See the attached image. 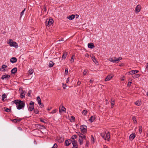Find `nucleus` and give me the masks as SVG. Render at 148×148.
<instances>
[{
	"label": "nucleus",
	"mask_w": 148,
	"mask_h": 148,
	"mask_svg": "<svg viewBox=\"0 0 148 148\" xmlns=\"http://www.w3.org/2000/svg\"><path fill=\"white\" fill-rule=\"evenodd\" d=\"M14 102L17 106V109L18 110L21 109L25 106V102L21 100H15Z\"/></svg>",
	"instance_id": "nucleus-1"
},
{
	"label": "nucleus",
	"mask_w": 148,
	"mask_h": 148,
	"mask_svg": "<svg viewBox=\"0 0 148 148\" xmlns=\"http://www.w3.org/2000/svg\"><path fill=\"white\" fill-rule=\"evenodd\" d=\"M7 43L11 47H14L16 48H18V44L15 42L12 39H10Z\"/></svg>",
	"instance_id": "nucleus-2"
},
{
	"label": "nucleus",
	"mask_w": 148,
	"mask_h": 148,
	"mask_svg": "<svg viewBox=\"0 0 148 148\" xmlns=\"http://www.w3.org/2000/svg\"><path fill=\"white\" fill-rule=\"evenodd\" d=\"M114 59H113V58H109V61L110 62H116L120 60H121L122 59V58L121 57H119L118 58H116L115 57H114Z\"/></svg>",
	"instance_id": "nucleus-3"
},
{
	"label": "nucleus",
	"mask_w": 148,
	"mask_h": 148,
	"mask_svg": "<svg viewBox=\"0 0 148 148\" xmlns=\"http://www.w3.org/2000/svg\"><path fill=\"white\" fill-rule=\"evenodd\" d=\"M34 108V102L31 101L29 105L28 109L30 111H32Z\"/></svg>",
	"instance_id": "nucleus-4"
},
{
	"label": "nucleus",
	"mask_w": 148,
	"mask_h": 148,
	"mask_svg": "<svg viewBox=\"0 0 148 148\" xmlns=\"http://www.w3.org/2000/svg\"><path fill=\"white\" fill-rule=\"evenodd\" d=\"M80 129L82 132L83 134L86 133L87 131V126H86L84 125L81 126Z\"/></svg>",
	"instance_id": "nucleus-5"
},
{
	"label": "nucleus",
	"mask_w": 148,
	"mask_h": 148,
	"mask_svg": "<svg viewBox=\"0 0 148 148\" xmlns=\"http://www.w3.org/2000/svg\"><path fill=\"white\" fill-rule=\"evenodd\" d=\"M10 77V75L5 74L2 76L1 77V79L3 80L5 79L7 80V81H8L9 80Z\"/></svg>",
	"instance_id": "nucleus-6"
},
{
	"label": "nucleus",
	"mask_w": 148,
	"mask_h": 148,
	"mask_svg": "<svg viewBox=\"0 0 148 148\" xmlns=\"http://www.w3.org/2000/svg\"><path fill=\"white\" fill-rule=\"evenodd\" d=\"M53 22V20L52 19H49L48 21H46V26H49L51 25Z\"/></svg>",
	"instance_id": "nucleus-7"
},
{
	"label": "nucleus",
	"mask_w": 148,
	"mask_h": 148,
	"mask_svg": "<svg viewBox=\"0 0 148 148\" xmlns=\"http://www.w3.org/2000/svg\"><path fill=\"white\" fill-rule=\"evenodd\" d=\"M141 10V6L139 5H138L136 7L135 9V12L136 13H137L139 12Z\"/></svg>",
	"instance_id": "nucleus-8"
},
{
	"label": "nucleus",
	"mask_w": 148,
	"mask_h": 148,
	"mask_svg": "<svg viewBox=\"0 0 148 148\" xmlns=\"http://www.w3.org/2000/svg\"><path fill=\"white\" fill-rule=\"evenodd\" d=\"M113 75H110L107 76L105 78V81H108L111 79L113 77Z\"/></svg>",
	"instance_id": "nucleus-9"
},
{
	"label": "nucleus",
	"mask_w": 148,
	"mask_h": 148,
	"mask_svg": "<svg viewBox=\"0 0 148 148\" xmlns=\"http://www.w3.org/2000/svg\"><path fill=\"white\" fill-rule=\"evenodd\" d=\"M17 59L15 57H12L10 60V62L12 63H14L17 61Z\"/></svg>",
	"instance_id": "nucleus-10"
},
{
	"label": "nucleus",
	"mask_w": 148,
	"mask_h": 148,
	"mask_svg": "<svg viewBox=\"0 0 148 148\" xmlns=\"http://www.w3.org/2000/svg\"><path fill=\"white\" fill-rule=\"evenodd\" d=\"M71 143V140H66L65 141V145L68 146Z\"/></svg>",
	"instance_id": "nucleus-11"
},
{
	"label": "nucleus",
	"mask_w": 148,
	"mask_h": 148,
	"mask_svg": "<svg viewBox=\"0 0 148 148\" xmlns=\"http://www.w3.org/2000/svg\"><path fill=\"white\" fill-rule=\"evenodd\" d=\"M139 72L138 70H133L130 71L129 73L131 74H134L135 73H137Z\"/></svg>",
	"instance_id": "nucleus-12"
},
{
	"label": "nucleus",
	"mask_w": 148,
	"mask_h": 148,
	"mask_svg": "<svg viewBox=\"0 0 148 148\" xmlns=\"http://www.w3.org/2000/svg\"><path fill=\"white\" fill-rule=\"evenodd\" d=\"M75 16L74 15L72 14L71 15L68 16L67 18L69 20H72L75 18Z\"/></svg>",
	"instance_id": "nucleus-13"
},
{
	"label": "nucleus",
	"mask_w": 148,
	"mask_h": 148,
	"mask_svg": "<svg viewBox=\"0 0 148 148\" xmlns=\"http://www.w3.org/2000/svg\"><path fill=\"white\" fill-rule=\"evenodd\" d=\"M106 140L108 141L110 138V135L109 132L107 133H106Z\"/></svg>",
	"instance_id": "nucleus-14"
},
{
	"label": "nucleus",
	"mask_w": 148,
	"mask_h": 148,
	"mask_svg": "<svg viewBox=\"0 0 148 148\" xmlns=\"http://www.w3.org/2000/svg\"><path fill=\"white\" fill-rule=\"evenodd\" d=\"M88 47L90 49H92L94 47V44L92 43H90L88 44Z\"/></svg>",
	"instance_id": "nucleus-15"
},
{
	"label": "nucleus",
	"mask_w": 148,
	"mask_h": 148,
	"mask_svg": "<svg viewBox=\"0 0 148 148\" xmlns=\"http://www.w3.org/2000/svg\"><path fill=\"white\" fill-rule=\"evenodd\" d=\"M91 58L92 59V60L93 61V62L96 64H98V62L96 60V59L95 56H93L92 57L91 56Z\"/></svg>",
	"instance_id": "nucleus-16"
},
{
	"label": "nucleus",
	"mask_w": 148,
	"mask_h": 148,
	"mask_svg": "<svg viewBox=\"0 0 148 148\" xmlns=\"http://www.w3.org/2000/svg\"><path fill=\"white\" fill-rule=\"evenodd\" d=\"M95 116H92L90 118L89 121L90 122H92L95 120Z\"/></svg>",
	"instance_id": "nucleus-17"
},
{
	"label": "nucleus",
	"mask_w": 148,
	"mask_h": 148,
	"mask_svg": "<svg viewBox=\"0 0 148 148\" xmlns=\"http://www.w3.org/2000/svg\"><path fill=\"white\" fill-rule=\"evenodd\" d=\"M135 134H132L130 136V139L131 140H132L135 137Z\"/></svg>",
	"instance_id": "nucleus-18"
},
{
	"label": "nucleus",
	"mask_w": 148,
	"mask_h": 148,
	"mask_svg": "<svg viewBox=\"0 0 148 148\" xmlns=\"http://www.w3.org/2000/svg\"><path fill=\"white\" fill-rule=\"evenodd\" d=\"M17 68L16 67H15L14 68L11 70V73L13 74H14L16 73L17 71Z\"/></svg>",
	"instance_id": "nucleus-19"
},
{
	"label": "nucleus",
	"mask_w": 148,
	"mask_h": 148,
	"mask_svg": "<svg viewBox=\"0 0 148 148\" xmlns=\"http://www.w3.org/2000/svg\"><path fill=\"white\" fill-rule=\"evenodd\" d=\"M37 101L38 102V103L39 105H41L42 103L41 102V100L40 97L39 96H38L37 98Z\"/></svg>",
	"instance_id": "nucleus-20"
},
{
	"label": "nucleus",
	"mask_w": 148,
	"mask_h": 148,
	"mask_svg": "<svg viewBox=\"0 0 148 148\" xmlns=\"http://www.w3.org/2000/svg\"><path fill=\"white\" fill-rule=\"evenodd\" d=\"M111 108H113L114 105V100L113 99H111Z\"/></svg>",
	"instance_id": "nucleus-21"
},
{
	"label": "nucleus",
	"mask_w": 148,
	"mask_h": 148,
	"mask_svg": "<svg viewBox=\"0 0 148 148\" xmlns=\"http://www.w3.org/2000/svg\"><path fill=\"white\" fill-rule=\"evenodd\" d=\"M7 66L5 65L4 64L2 65L0 69V70L1 71H3L5 70L4 68L7 67Z\"/></svg>",
	"instance_id": "nucleus-22"
},
{
	"label": "nucleus",
	"mask_w": 148,
	"mask_h": 148,
	"mask_svg": "<svg viewBox=\"0 0 148 148\" xmlns=\"http://www.w3.org/2000/svg\"><path fill=\"white\" fill-rule=\"evenodd\" d=\"M60 107L59 108V112L60 113L61 111L65 112L66 108L65 107H64L63 106H62L61 109H60Z\"/></svg>",
	"instance_id": "nucleus-23"
},
{
	"label": "nucleus",
	"mask_w": 148,
	"mask_h": 148,
	"mask_svg": "<svg viewBox=\"0 0 148 148\" xmlns=\"http://www.w3.org/2000/svg\"><path fill=\"white\" fill-rule=\"evenodd\" d=\"M71 143L73 145V146H78L77 142L76 141L73 140L72 141H71Z\"/></svg>",
	"instance_id": "nucleus-24"
},
{
	"label": "nucleus",
	"mask_w": 148,
	"mask_h": 148,
	"mask_svg": "<svg viewBox=\"0 0 148 148\" xmlns=\"http://www.w3.org/2000/svg\"><path fill=\"white\" fill-rule=\"evenodd\" d=\"M106 133H101V136L105 140H106Z\"/></svg>",
	"instance_id": "nucleus-25"
},
{
	"label": "nucleus",
	"mask_w": 148,
	"mask_h": 148,
	"mask_svg": "<svg viewBox=\"0 0 148 148\" xmlns=\"http://www.w3.org/2000/svg\"><path fill=\"white\" fill-rule=\"evenodd\" d=\"M141 101H137L135 103V104L137 106H140L141 104Z\"/></svg>",
	"instance_id": "nucleus-26"
},
{
	"label": "nucleus",
	"mask_w": 148,
	"mask_h": 148,
	"mask_svg": "<svg viewBox=\"0 0 148 148\" xmlns=\"http://www.w3.org/2000/svg\"><path fill=\"white\" fill-rule=\"evenodd\" d=\"M54 64V63L52 61H50L49 62V67H51L53 66Z\"/></svg>",
	"instance_id": "nucleus-27"
},
{
	"label": "nucleus",
	"mask_w": 148,
	"mask_h": 148,
	"mask_svg": "<svg viewBox=\"0 0 148 148\" xmlns=\"http://www.w3.org/2000/svg\"><path fill=\"white\" fill-rule=\"evenodd\" d=\"M79 138L82 139H84L85 140L86 139V136L82 134V135L80 136Z\"/></svg>",
	"instance_id": "nucleus-28"
},
{
	"label": "nucleus",
	"mask_w": 148,
	"mask_h": 148,
	"mask_svg": "<svg viewBox=\"0 0 148 148\" xmlns=\"http://www.w3.org/2000/svg\"><path fill=\"white\" fill-rule=\"evenodd\" d=\"M140 74H136L132 76L135 79L136 78H137L139 77L140 76Z\"/></svg>",
	"instance_id": "nucleus-29"
},
{
	"label": "nucleus",
	"mask_w": 148,
	"mask_h": 148,
	"mask_svg": "<svg viewBox=\"0 0 148 148\" xmlns=\"http://www.w3.org/2000/svg\"><path fill=\"white\" fill-rule=\"evenodd\" d=\"M68 53L67 52H65L63 53L62 56V58L63 59H65Z\"/></svg>",
	"instance_id": "nucleus-30"
},
{
	"label": "nucleus",
	"mask_w": 148,
	"mask_h": 148,
	"mask_svg": "<svg viewBox=\"0 0 148 148\" xmlns=\"http://www.w3.org/2000/svg\"><path fill=\"white\" fill-rule=\"evenodd\" d=\"M25 93H26V92H25V93H24V92H23L21 94V95L20 96V97L22 99L23 98L25 97Z\"/></svg>",
	"instance_id": "nucleus-31"
},
{
	"label": "nucleus",
	"mask_w": 148,
	"mask_h": 148,
	"mask_svg": "<svg viewBox=\"0 0 148 148\" xmlns=\"http://www.w3.org/2000/svg\"><path fill=\"white\" fill-rule=\"evenodd\" d=\"M79 143L80 145H81L83 144V139H81L79 138Z\"/></svg>",
	"instance_id": "nucleus-32"
},
{
	"label": "nucleus",
	"mask_w": 148,
	"mask_h": 148,
	"mask_svg": "<svg viewBox=\"0 0 148 148\" xmlns=\"http://www.w3.org/2000/svg\"><path fill=\"white\" fill-rule=\"evenodd\" d=\"M21 119H14L12 120L13 122L14 123L19 122L21 121Z\"/></svg>",
	"instance_id": "nucleus-33"
},
{
	"label": "nucleus",
	"mask_w": 148,
	"mask_h": 148,
	"mask_svg": "<svg viewBox=\"0 0 148 148\" xmlns=\"http://www.w3.org/2000/svg\"><path fill=\"white\" fill-rule=\"evenodd\" d=\"M64 139L63 138H60L58 140V141L59 143H62L64 141Z\"/></svg>",
	"instance_id": "nucleus-34"
},
{
	"label": "nucleus",
	"mask_w": 148,
	"mask_h": 148,
	"mask_svg": "<svg viewBox=\"0 0 148 148\" xmlns=\"http://www.w3.org/2000/svg\"><path fill=\"white\" fill-rule=\"evenodd\" d=\"M77 136L76 135H74L71 137V139L73 140H75L74 139L75 138H77Z\"/></svg>",
	"instance_id": "nucleus-35"
},
{
	"label": "nucleus",
	"mask_w": 148,
	"mask_h": 148,
	"mask_svg": "<svg viewBox=\"0 0 148 148\" xmlns=\"http://www.w3.org/2000/svg\"><path fill=\"white\" fill-rule=\"evenodd\" d=\"M25 8H24L23 10L22 11V12H21V14H20V18H21L22 15L23 14H24L25 11Z\"/></svg>",
	"instance_id": "nucleus-36"
},
{
	"label": "nucleus",
	"mask_w": 148,
	"mask_h": 148,
	"mask_svg": "<svg viewBox=\"0 0 148 148\" xmlns=\"http://www.w3.org/2000/svg\"><path fill=\"white\" fill-rule=\"evenodd\" d=\"M142 127L141 126H140L139 127V133L140 134H141V133L142 132Z\"/></svg>",
	"instance_id": "nucleus-37"
},
{
	"label": "nucleus",
	"mask_w": 148,
	"mask_h": 148,
	"mask_svg": "<svg viewBox=\"0 0 148 148\" xmlns=\"http://www.w3.org/2000/svg\"><path fill=\"white\" fill-rule=\"evenodd\" d=\"M132 119L134 123L137 122L136 118L135 116H133L132 117Z\"/></svg>",
	"instance_id": "nucleus-38"
},
{
	"label": "nucleus",
	"mask_w": 148,
	"mask_h": 148,
	"mask_svg": "<svg viewBox=\"0 0 148 148\" xmlns=\"http://www.w3.org/2000/svg\"><path fill=\"white\" fill-rule=\"evenodd\" d=\"M87 111L84 110L83 111L82 113L84 115H86L87 113Z\"/></svg>",
	"instance_id": "nucleus-39"
},
{
	"label": "nucleus",
	"mask_w": 148,
	"mask_h": 148,
	"mask_svg": "<svg viewBox=\"0 0 148 148\" xmlns=\"http://www.w3.org/2000/svg\"><path fill=\"white\" fill-rule=\"evenodd\" d=\"M6 97V96L5 94L2 95V100H3Z\"/></svg>",
	"instance_id": "nucleus-40"
},
{
	"label": "nucleus",
	"mask_w": 148,
	"mask_h": 148,
	"mask_svg": "<svg viewBox=\"0 0 148 148\" xmlns=\"http://www.w3.org/2000/svg\"><path fill=\"white\" fill-rule=\"evenodd\" d=\"M33 71L32 70H30L28 71L29 74L31 75L33 73Z\"/></svg>",
	"instance_id": "nucleus-41"
},
{
	"label": "nucleus",
	"mask_w": 148,
	"mask_h": 148,
	"mask_svg": "<svg viewBox=\"0 0 148 148\" xmlns=\"http://www.w3.org/2000/svg\"><path fill=\"white\" fill-rule=\"evenodd\" d=\"M34 112L36 114H38L39 113V111L37 109H35L34 110Z\"/></svg>",
	"instance_id": "nucleus-42"
},
{
	"label": "nucleus",
	"mask_w": 148,
	"mask_h": 148,
	"mask_svg": "<svg viewBox=\"0 0 148 148\" xmlns=\"http://www.w3.org/2000/svg\"><path fill=\"white\" fill-rule=\"evenodd\" d=\"M91 140L92 143H94L95 142L94 138L92 135L91 136Z\"/></svg>",
	"instance_id": "nucleus-43"
},
{
	"label": "nucleus",
	"mask_w": 148,
	"mask_h": 148,
	"mask_svg": "<svg viewBox=\"0 0 148 148\" xmlns=\"http://www.w3.org/2000/svg\"><path fill=\"white\" fill-rule=\"evenodd\" d=\"M5 111L6 112H10V110L9 108H5Z\"/></svg>",
	"instance_id": "nucleus-44"
},
{
	"label": "nucleus",
	"mask_w": 148,
	"mask_h": 148,
	"mask_svg": "<svg viewBox=\"0 0 148 148\" xmlns=\"http://www.w3.org/2000/svg\"><path fill=\"white\" fill-rule=\"evenodd\" d=\"M74 56H73L71 59V60H70V61L71 62H74V59L73 58V57Z\"/></svg>",
	"instance_id": "nucleus-45"
},
{
	"label": "nucleus",
	"mask_w": 148,
	"mask_h": 148,
	"mask_svg": "<svg viewBox=\"0 0 148 148\" xmlns=\"http://www.w3.org/2000/svg\"><path fill=\"white\" fill-rule=\"evenodd\" d=\"M58 145L56 143H55L54 145L52 147V148H57Z\"/></svg>",
	"instance_id": "nucleus-46"
},
{
	"label": "nucleus",
	"mask_w": 148,
	"mask_h": 148,
	"mask_svg": "<svg viewBox=\"0 0 148 148\" xmlns=\"http://www.w3.org/2000/svg\"><path fill=\"white\" fill-rule=\"evenodd\" d=\"M31 92H32L31 90H29V92L27 93V95H28V96H29V97L30 96V95H31Z\"/></svg>",
	"instance_id": "nucleus-47"
},
{
	"label": "nucleus",
	"mask_w": 148,
	"mask_h": 148,
	"mask_svg": "<svg viewBox=\"0 0 148 148\" xmlns=\"http://www.w3.org/2000/svg\"><path fill=\"white\" fill-rule=\"evenodd\" d=\"M65 74L66 75L68 74V69L67 68H66L65 69Z\"/></svg>",
	"instance_id": "nucleus-48"
},
{
	"label": "nucleus",
	"mask_w": 148,
	"mask_h": 148,
	"mask_svg": "<svg viewBox=\"0 0 148 148\" xmlns=\"http://www.w3.org/2000/svg\"><path fill=\"white\" fill-rule=\"evenodd\" d=\"M77 134L79 136V137L81 135H82V134L81 133L79 132H77Z\"/></svg>",
	"instance_id": "nucleus-49"
},
{
	"label": "nucleus",
	"mask_w": 148,
	"mask_h": 148,
	"mask_svg": "<svg viewBox=\"0 0 148 148\" xmlns=\"http://www.w3.org/2000/svg\"><path fill=\"white\" fill-rule=\"evenodd\" d=\"M56 109L54 110L51 112V113H52V114L56 112Z\"/></svg>",
	"instance_id": "nucleus-50"
},
{
	"label": "nucleus",
	"mask_w": 148,
	"mask_h": 148,
	"mask_svg": "<svg viewBox=\"0 0 148 148\" xmlns=\"http://www.w3.org/2000/svg\"><path fill=\"white\" fill-rule=\"evenodd\" d=\"M86 73H87V71H86V70H84V71L83 73V74L84 75H85L86 74Z\"/></svg>",
	"instance_id": "nucleus-51"
},
{
	"label": "nucleus",
	"mask_w": 148,
	"mask_h": 148,
	"mask_svg": "<svg viewBox=\"0 0 148 148\" xmlns=\"http://www.w3.org/2000/svg\"><path fill=\"white\" fill-rule=\"evenodd\" d=\"M132 82H129L127 85V86L129 87L131 85V84H132Z\"/></svg>",
	"instance_id": "nucleus-52"
},
{
	"label": "nucleus",
	"mask_w": 148,
	"mask_h": 148,
	"mask_svg": "<svg viewBox=\"0 0 148 148\" xmlns=\"http://www.w3.org/2000/svg\"><path fill=\"white\" fill-rule=\"evenodd\" d=\"M44 10L45 12H46L47 11L46 7L45 5H44Z\"/></svg>",
	"instance_id": "nucleus-53"
},
{
	"label": "nucleus",
	"mask_w": 148,
	"mask_h": 148,
	"mask_svg": "<svg viewBox=\"0 0 148 148\" xmlns=\"http://www.w3.org/2000/svg\"><path fill=\"white\" fill-rule=\"evenodd\" d=\"M40 121L41 122H43V123H45V121H44V120L40 118Z\"/></svg>",
	"instance_id": "nucleus-54"
},
{
	"label": "nucleus",
	"mask_w": 148,
	"mask_h": 148,
	"mask_svg": "<svg viewBox=\"0 0 148 148\" xmlns=\"http://www.w3.org/2000/svg\"><path fill=\"white\" fill-rule=\"evenodd\" d=\"M71 118L72 120L73 121L75 119V117L73 116H71Z\"/></svg>",
	"instance_id": "nucleus-55"
},
{
	"label": "nucleus",
	"mask_w": 148,
	"mask_h": 148,
	"mask_svg": "<svg viewBox=\"0 0 148 148\" xmlns=\"http://www.w3.org/2000/svg\"><path fill=\"white\" fill-rule=\"evenodd\" d=\"M80 84H81V82L79 81H78L77 83V84L78 85H79Z\"/></svg>",
	"instance_id": "nucleus-56"
},
{
	"label": "nucleus",
	"mask_w": 148,
	"mask_h": 148,
	"mask_svg": "<svg viewBox=\"0 0 148 148\" xmlns=\"http://www.w3.org/2000/svg\"><path fill=\"white\" fill-rule=\"evenodd\" d=\"M88 141H87L86 142V145H87V146H88Z\"/></svg>",
	"instance_id": "nucleus-57"
},
{
	"label": "nucleus",
	"mask_w": 148,
	"mask_h": 148,
	"mask_svg": "<svg viewBox=\"0 0 148 148\" xmlns=\"http://www.w3.org/2000/svg\"><path fill=\"white\" fill-rule=\"evenodd\" d=\"M73 148H78V146H73Z\"/></svg>",
	"instance_id": "nucleus-58"
},
{
	"label": "nucleus",
	"mask_w": 148,
	"mask_h": 148,
	"mask_svg": "<svg viewBox=\"0 0 148 148\" xmlns=\"http://www.w3.org/2000/svg\"><path fill=\"white\" fill-rule=\"evenodd\" d=\"M106 104H107L108 103V101L107 100V99H106Z\"/></svg>",
	"instance_id": "nucleus-59"
},
{
	"label": "nucleus",
	"mask_w": 148,
	"mask_h": 148,
	"mask_svg": "<svg viewBox=\"0 0 148 148\" xmlns=\"http://www.w3.org/2000/svg\"><path fill=\"white\" fill-rule=\"evenodd\" d=\"M69 79L68 78L66 79V83H67L69 81Z\"/></svg>",
	"instance_id": "nucleus-60"
},
{
	"label": "nucleus",
	"mask_w": 148,
	"mask_h": 148,
	"mask_svg": "<svg viewBox=\"0 0 148 148\" xmlns=\"http://www.w3.org/2000/svg\"><path fill=\"white\" fill-rule=\"evenodd\" d=\"M58 41H64V39L63 38L61 39V40H59Z\"/></svg>",
	"instance_id": "nucleus-61"
},
{
	"label": "nucleus",
	"mask_w": 148,
	"mask_h": 148,
	"mask_svg": "<svg viewBox=\"0 0 148 148\" xmlns=\"http://www.w3.org/2000/svg\"><path fill=\"white\" fill-rule=\"evenodd\" d=\"M146 68L148 69V63H147V65L146 66Z\"/></svg>",
	"instance_id": "nucleus-62"
},
{
	"label": "nucleus",
	"mask_w": 148,
	"mask_h": 148,
	"mask_svg": "<svg viewBox=\"0 0 148 148\" xmlns=\"http://www.w3.org/2000/svg\"><path fill=\"white\" fill-rule=\"evenodd\" d=\"M104 148H108V147L106 146V145H104Z\"/></svg>",
	"instance_id": "nucleus-63"
},
{
	"label": "nucleus",
	"mask_w": 148,
	"mask_h": 148,
	"mask_svg": "<svg viewBox=\"0 0 148 148\" xmlns=\"http://www.w3.org/2000/svg\"><path fill=\"white\" fill-rule=\"evenodd\" d=\"M89 82H90V83H92V80H90V81H89Z\"/></svg>",
	"instance_id": "nucleus-64"
}]
</instances>
